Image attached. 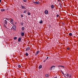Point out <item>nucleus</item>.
Instances as JSON below:
<instances>
[{"label": "nucleus", "mask_w": 78, "mask_h": 78, "mask_svg": "<svg viewBox=\"0 0 78 78\" xmlns=\"http://www.w3.org/2000/svg\"><path fill=\"white\" fill-rule=\"evenodd\" d=\"M33 3H34L35 4H37V5H39L40 3H39V2H33Z\"/></svg>", "instance_id": "1"}, {"label": "nucleus", "mask_w": 78, "mask_h": 78, "mask_svg": "<svg viewBox=\"0 0 78 78\" xmlns=\"http://www.w3.org/2000/svg\"><path fill=\"white\" fill-rule=\"evenodd\" d=\"M6 19L7 20H9V19H8L7 18H6Z\"/></svg>", "instance_id": "31"}, {"label": "nucleus", "mask_w": 78, "mask_h": 78, "mask_svg": "<svg viewBox=\"0 0 78 78\" xmlns=\"http://www.w3.org/2000/svg\"><path fill=\"white\" fill-rule=\"evenodd\" d=\"M21 16L22 17H23V15H21Z\"/></svg>", "instance_id": "29"}, {"label": "nucleus", "mask_w": 78, "mask_h": 78, "mask_svg": "<svg viewBox=\"0 0 78 78\" xmlns=\"http://www.w3.org/2000/svg\"><path fill=\"white\" fill-rule=\"evenodd\" d=\"M59 67H63V68H64V66H59Z\"/></svg>", "instance_id": "22"}, {"label": "nucleus", "mask_w": 78, "mask_h": 78, "mask_svg": "<svg viewBox=\"0 0 78 78\" xmlns=\"http://www.w3.org/2000/svg\"><path fill=\"white\" fill-rule=\"evenodd\" d=\"M30 50V47H27L26 50V51H28V50Z\"/></svg>", "instance_id": "7"}, {"label": "nucleus", "mask_w": 78, "mask_h": 78, "mask_svg": "<svg viewBox=\"0 0 78 78\" xmlns=\"http://www.w3.org/2000/svg\"><path fill=\"white\" fill-rule=\"evenodd\" d=\"M26 56H28V53H26Z\"/></svg>", "instance_id": "27"}, {"label": "nucleus", "mask_w": 78, "mask_h": 78, "mask_svg": "<svg viewBox=\"0 0 78 78\" xmlns=\"http://www.w3.org/2000/svg\"><path fill=\"white\" fill-rule=\"evenodd\" d=\"M4 27H5V28H7V27H6V25L4 24Z\"/></svg>", "instance_id": "25"}, {"label": "nucleus", "mask_w": 78, "mask_h": 78, "mask_svg": "<svg viewBox=\"0 0 78 78\" xmlns=\"http://www.w3.org/2000/svg\"><path fill=\"white\" fill-rule=\"evenodd\" d=\"M1 11H5V9H2L1 10Z\"/></svg>", "instance_id": "19"}, {"label": "nucleus", "mask_w": 78, "mask_h": 78, "mask_svg": "<svg viewBox=\"0 0 78 78\" xmlns=\"http://www.w3.org/2000/svg\"><path fill=\"white\" fill-rule=\"evenodd\" d=\"M39 53V51H37L36 53L35 54V56H37V55L38 53Z\"/></svg>", "instance_id": "6"}, {"label": "nucleus", "mask_w": 78, "mask_h": 78, "mask_svg": "<svg viewBox=\"0 0 78 78\" xmlns=\"http://www.w3.org/2000/svg\"><path fill=\"white\" fill-rule=\"evenodd\" d=\"M66 75L68 77H69L70 78H71V75H69V74H68V73H67Z\"/></svg>", "instance_id": "4"}, {"label": "nucleus", "mask_w": 78, "mask_h": 78, "mask_svg": "<svg viewBox=\"0 0 78 78\" xmlns=\"http://www.w3.org/2000/svg\"><path fill=\"white\" fill-rule=\"evenodd\" d=\"M16 23H15V24H16Z\"/></svg>", "instance_id": "39"}, {"label": "nucleus", "mask_w": 78, "mask_h": 78, "mask_svg": "<svg viewBox=\"0 0 78 78\" xmlns=\"http://www.w3.org/2000/svg\"><path fill=\"white\" fill-rule=\"evenodd\" d=\"M59 5H60V7H62V4H61V3H59Z\"/></svg>", "instance_id": "23"}, {"label": "nucleus", "mask_w": 78, "mask_h": 78, "mask_svg": "<svg viewBox=\"0 0 78 78\" xmlns=\"http://www.w3.org/2000/svg\"><path fill=\"white\" fill-rule=\"evenodd\" d=\"M27 14L28 15V16H30V13L29 12L27 13Z\"/></svg>", "instance_id": "24"}, {"label": "nucleus", "mask_w": 78, "mask_h": 78, "mask_svg": "<svg viewBox=\"0 0 78 78\" xmlns=\"http://www.w3.org/2000/svg\"><path fill=\"white\" fill-rule=\"evenodd\" d=\"M49 76V75H48V74H46V75H45V76H46V77H48V76Z\"/></svg>", "instance_id": "20"}, {"label": "nucleus", "mask_w": 78, "mask_h": 78, "mask_svg": "<svg viewBox=\"0 0 78 78\" xmlns=\"http://www.w3.org/2000/svg\"><path fill=\"white\" fill-rule=\"evenodd\" d=\"M17 38V37H14V39L15 40H16V39Z\"/></svg>", "instance_id": "17"}, {"label": "nucleus", "mask_w": 78, "mask_h": 78, "mask_svg": "<svg viewBox=\"0 0 78 78\" xmlns=\"http://www.w3.org/2000/svg\"><path fill=\"white\" fill-rule=\"evenodd\" d=\"M12 28L14 30H16V27L15 26H13L12 27Z\"/></svg>", "instance_id": "5"}, {"label": "nucleus", "mask_w": 78, "mask_h": 78, "mask_svg": "<svg viewBox=\"0 0 78 78\" xmlns=\"http://www.w3.org/2000/svg\"><path fill=\"white\" fill-rule=\"evenodd\" d=\"M63 73H62V74H63Z\"/></svg>", "instance_id": "40"}, {"label": "nucleus", "mask_w": 78, "mask_h": 78, "mask_svg": "<svg viewBox=\"0 0 78 78\" xmlns=\"http://www.w3.org/2000/svg\"><path fill=\"white\" fill-rule=\"evenodd\" d=\"M27 10H24V11L23 13H26V12H27Z\"/></svg>", "instance_id": "21"}, {"label": "nucleus", "mask_w": 78, "mask_h": 78, "mask_svg": "<svg viewBox=\"0 0 78 78\" xmlns=\"http://www.w3.org/2000/svg\"><path fill=\"white\" fill-rule=\"evenodd\" d=\"M55 66H52L51 67L50 70H52V69H55Z\"/></svg>", "instance_id": "3"}, {"label": "nucleus", "mask_w": 78, "mask_h": 78, "mask_svg": "<svg viewBox=\"0 0 78 78\" xmlns=\"http://www.w3.org/2000/svg\"><path fill=\"white\" fill-rule=\"evenodd\" d=\"M43 23V21H42V20H41L40 21V23Z\"/></svg>", "instance_id": "16"}, {"label": "nucleus", "mask_w": 78, "mask_h": 78, "mask_svg": "<svg viewBox=\"0 0 78 78\" xmlns=\"http://www.w3.org/2000/svg\"><path fill=\"white\" fill-rule=\"evenodd\" d=\"M21 39H22V38H21L20 37L19 38L18 40V42H20V41H21Z\"/></svg>", "instance_id": "9"}, {"label": "nucleus", "mask_w": 78, "mask_h": 78, "mask_svg": "<svg viewBox=\"0 0 78 78\" xmlns=\"http://www.w3.org/2000/svg\"><path fill=\"white\" fill-rule=\"evenodd\" d=\"M22 9H26V8L24 6H22L21 7Z\"/></svg>", "instance_id": "11"}, {"label": "nucleus", "mask_w": 78, "mask_h": 78, "mask_svg": "<svg viewBox=\"0 0 78 78\" xmlns=\"http://www.w3.org/2000/svg\"><path fill=\"white\" fill-rule=\"evenodd\" d=\"M1 2H2V0H0V3H1Z\"/></svg>", "instance_id": "36"}, {"label": "nucleus", "mask_w": 78, "mask_h": 78, "mask_svg": "<svg viewBox=\"0 0 78 78\" xmlns=\"http://www.w3.org/2000/svg\"><path fill=\"white\" fill-rule=\"evenodd\" d=\"M12 19H11V20H10V22H12Z\"/></svg>", "instance_id": "30"}, {"label": "nucleus", "mask_w": 78, "mask_h": 78, "mask_svg": "<svg viewBox=\"0 0 78 78\" xmlns=\"http://www.w3.org/2000/svg\"><path fill=\"white\" fill-rule=\"evenodd\" d=\"M7 21L6 20H5V21H4V23L5 24H7Z\"/></svg>", "instance_id": "8"}, {"label": "nucleus", "mask_w": 78, "mask_h": 78, "mask_svg": "<svg viewBox=\"0 0 78 78\" xmlns=\"http://www.w3.org/2000/svg\"><path fill=\"white\" fill-rule=\"evenodd\" d=\"M25 34L23 33H22V34H21V36H24Z\"/></svg>", "instance_id": "13"}, {"label": "nucleus", "mask_w": 78, "mask_h": 78, "mask_svg": "<svg viewBox=\"0 0 78 78\" xmlns=\"http://www.w3.org/2000/svg\"><path fill=\"white\" fill-rule=\"evenodd\" d=\"M46 60H44V62H45V61H46Z\"/></svg>", "instance_id": "35"}, {"label": "nucleus", "mask_w": 78, "mask_h": 78, "mask_svg": "<svg viewBox=\"0 0 78 78\" xmlns=\"http://www.w3.org/2000/svg\"><path fill=\"white\" fill-rule=\"evenodd\" d=\"M57 17H59V15H57Z\"/></svg>", "instance_id": "33"}, {"label": "nucleus", "mask_w": 78, "mask_h": 78, "mask_svg": "<svg viewBox=\"0 0 78 78\" xmlns=\"http://www.w3.org/2000/svg\"><path fill=\"white\" fill-rule=\"evenodd\" d=\"M44 13L46 14H48V11L47 10H45L44 11Z\"/></svg>", "instance_id": "2"}, {"label": "nucleus", "mask_w": 78, "mask_h": 78, "mask_svg": "<svg viewBox=\"0 0 78 78\" xmlns=\"http://www.w3.org/2000/svg\"><path fill=\"white\" fill-rule=\"evenodd\" d=\"M50 27H51V25H50Z\"/></svg>", "instance_id": "38"}, {"label": "nucleus", "mask_w": 78, "mask_h": 78, "mask_svg": "<svg viewBox=\"0 0 78 78\" xmlns=\"http://www.w3.org/2000/svg\"><path fill=\"white\" fill-rule=\"evenodd\" d=\"M25 30V27H22V31H23V30Z\"/></svg>", "instance_id": "14"}, {"label": "nucleus", "mask_w": 78, "mask_h": 78, "mask_svg": "<svg viewBox=\"0 0 78 78\" xmlns=\"http://www.w3.org/2000/svg\"><path fill=\"white\" fill-rule=\"evenodd\" d=\"M18 67L19 68H21V66H20V65H18Z\"/></svg>", "instance_id": "18"}, {"label": "nucleus", "mask_w": 78, "mask_h": 78, "mask_svg": "<svg viewBox=\"0 0 78 78\" xmlns=\"http://www.w3.org/2000/svg\"><path fill=\"white\" fill-rule=\"evenodd\" d=\"M51 8H54V5H51Z\"/></svg>", "instance_id": "12"}, {"label": "nucleus", "mask_w": 78, "mask_h": 78, "mask_svg": "<svg viewBox=\"0 0 78 78\" xmlns=\"http://www.w3.org/2000/svg\"><path fill=\"white\" fill-rule=\"evenodd\" d=\"M42 65H40L39 67V69H41V68H42Z\"/></svg>", "instance_id": "10"}, {"label": "nucleus", "mask_w": 78, "mask_h": 78, "mask_svg": "<svg viewBox=\"0 0 78 78\" xmlns=\"http://www.w3.org/2000/svg\"><path fill=\"white\" fill-rule=\"evenodd\" d=\"M67 50H70V48H67Z\"/></svg>", "instance_id": "32"}, {"label": "nucleus", "mask_w": 78, "mask_h": 78, "mask_svg": "<svg viewBox=\"0 0 78 78\" xmlns=\"http://www.w3.org/2000/svg\"><path fill=\"white\" fill-rule=\"evenodd\" d=\"M21 25H23V23H21Z\"/></svg>", "instance_id": "28"}, {"label": "nucleus", "mask_w": 78, "mask_h": 78, "mask_svg": "<svg viewBox=\"0 0 78 78\" xmlns=\"http://www.w3.org/2000/svg\"><path fill=\"white\" fill-rule=\"evenodd\" d=\"M48 59V57H47V58H46V60L47 59Z\"/></svg>", "instance_id": "34"}, {"label": "nucleus", "mask_w": 78, "mask_h": 78, "mask_svg": "<svg viewBox=\"0 0 78 78\" xmlns=\"http://www.w3.org/2000/svg\"><path fill=\"white\" fill-rule=\"evenodd\" d=\"M69 36H72V33H70L69 34Z\"/></svg>", "instance_id": "15"}, {"label": "nucleus", "mask_w": 78, "mask_h": 78, "mask_svg": "<svg viewBox=\"0 0 78 78\" xmlns=\"http://www.w3.org/2000/svg\"><path fill=\"white\" fill-rule=\"evenodd\" d=\"M60 0H58V2H59V1Z\"/></svg>", "instance_id": "37"}, {"label": "nucleus", "mask_w": 78, "mask_h": 78, "mask_svg": "<svg viewBox=\"0 0 78 78\" xmlns=\"http://www.w3.org/2000/svg\"><path fill=\"white\" fill-rule=\"evenodd\" d=\"M23 2H27V0H23Z\"/></svg>", "instance_id": "26"}]
</instances>
